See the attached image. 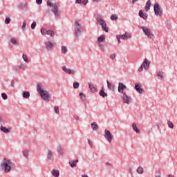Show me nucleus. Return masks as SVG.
Instances as JSON below:
<instances>
[{"instance_id":"f257e3e1","label":"nucleus","mask_w":177,"mask_h":177,"mask_svg":"<svg viewBox=\"0 0 177 177\" xmlns=\"http://www.w3.org/2000/svg\"><path fill=\"white\" fill-rule=\"evenodd\" d=\"M12 167H13V162L10 159H6V158H3L0 165L1 169L4 171L6 174H8V172L12 171Z\"/></svg>"},{"instance_id":"f03ea898","label":"nucleus","mask_w":177,"mask_h":177,"mask_svg":"<svg viewBox=\"0 0 177 177\" xmlns=\"http://www.w3.org/2000/svg\"><path fill=\"white\" fill-rule=\"evenodd\" d=\"M37 91L39 93L40 97L43 100H45V102H49L50 100V94L46 90H44L41 84H37Z\"/></svg>"},{"instance_id":"7ed1b4c3","label":"nucleus","mask_w":177,"mask_h":177,"mask_svg":"<svg viewBox=\"0 0 177 177\" xmlns=\"http://www.w3.org/2000/svg\"><path fill=\"white\" fill-rule=\"evenodd\" d=\"M74 26L75 37L77 39H80L82 32H84V26L78 21H75Z\"/></svg>"},{"instance_id":"20e7f679","label":"nucleus","mask_w":177,"mask_h":177,"mask_svg":"<svg viewBox=\"0 0 177 177\" xmlns=\"http://www.w3.org/2000/svg\"><path fill=\"white\" fill-rule=\"evenodd\" d=\"M52 0H48L47 1V6H49L50 8H52V12L55 17V19H57L59 17V6H57V3H52L51 2Z\"/></svg>"},{"instance_id":"39448f33","label":"nucleus","mask_w":177,"mask_h":177,"mask_svg":"<svg viewBox=\"0 0 177 177\" xmlns=\"http://www.w3.org/2000/svg\"><path fill=\"white\" fill-rule=\"evenodd\" d=\"M138 27H139V28H141V30H142L145 35H146V37H147V38L151 39V38H153V37H154V35H153V33H151V31H150V30L147 28V26H139Z\"/></svg>"},{"instance_id":"423d86ee","label":"nucleus","mask_w":177,"mask_h":177,"mask_svg":"<svg viewBox=\"0 0 177 177\" xmlns=\"http://www.w3.org/2000/svg\"><path fill=\"white\" fill-rule=\"evenodd\" d=\"M153 10L156 16H162V8L158 4V3H156L153 6Z\"/></svg>"},{"instance_id":"0eeeda50","label":"nucleus","mask_w":177,"mask_h":177,"mask_svg":"<svg viewBox=\"0 0 177 177\" xmlns=\"http://www.w3.org/2000/svg\"><path fill=\"white\" fill-rule=\"evenodd\" d=\"M41 35H49L50 37H55V32L52 30H46L44 28L41 29Z\"/></svg>"},{"instance_id":"6e6552de","label":"nucleus","mask_w":177,"mask_h":177,"mask_svg":"<svg viewBox=\"0 0 177 177\" xmlns=\"http://www.w3.org/2000/svg\"><path fill=\"white\" fill-rule=\"evenodd\" d=\"M122 102L126 104H130L132 102V98L127 95V93L122 94Z\"/></svg>"},{"instance_id":"1a4fd4ad","label":"nucleus","mask_w":177,"mask_h":177,"mask_svg":"<svg viewBox=\"0 0 177 177\" xmlns=\"http://www.w3.org/2000/svg\"><path fill=\"white\" fill-rule=\"evenodd\" d=\"M62 70L64 73L71 75H75V74H77V71L74 69L67 68L66 66H62Z\"/></svg>"},{"instance_id":"9d476101","label":"nucleus","mask_w":177,"mask_h":177,"mask_svg":"<svg viewBox=\"0 0 177 177\" xmlns=\"http://www.w3.org/2000/svg\"><path fill=\"white\" fill-rule=\"evenodd\" d=\"M104 133V138L106 139V140H108L109 143H111V141L113 140V135L111 134V132L107 129H105Z\"/></svg>"},{"instance_id":"9b49d317","label":"nucleus","mask_w":177,"mask_h":177,"mask_svg":"<svg viewBox=\"0 0 177 177\" xmlns=\"http://www.w3.org/2000/svg\"><path fill=\"white\" fill-rule=\"evenodd\" d=\"M45 45L46 49H47V50H52V49L55 48V45L53 44V39L46 41L45 42Z\"/></svg>"},{"instance_id":"f8f14e48","label":"nucleus","mask_w":177,"mask_h":177,"mask_svg":"<svg viewBox=\"0 0 177 177\" xmlns=\"http://www.w3.org/2000/svg\"><path fill=\"white\" fill-rule=\"evenodd\" d=\"M125 89H127V86L124 83L119 82L118 87L119 93H121L122 95L125 93V91H124Z\"/></svg>"},{"instance_id":"ddd939ff","label":"nucleus","mask_w":177,"mask_h":177,"mask_svg":"<svg viewBox=\"0 0 177 177\" xmlns=\"http://www.w3.org/2000/svg\"><path fill=\"white\" fill-rule=\"evenodd\" d=\"M8 45L10 48H12V46H17L19 45V39L17 37H12L10 39V41L8 42Z\"/></svg>"},{"instance_id":"4468645a","label":"nucleus","mask_w":177,"mask_h":177,"mask_svg":"<svg viewBox=\"0 0 177 177\" xmlns=\"http://www.w3.org/2000/svg\"><path fill=\"white\" fill-rule=\"evenodd\" d=\"M95 20L97 21V24H100V26H104L106 23V20L103 19V17H102V15H98L97 17H96Z\"/></svg>"},{"instance_id":"2eb2a0df","label":"nucleus","mask_w":177,"mask_h":177,"mask_svg":"<svg viewBox=\"0 0 177 177\" xmlns=\"http://www.w3.org/2000/svg\"><path fill=\"white\" fill-rule=\"evenodd\" d=\"M135 89L136 92H138L140 94L143 93L145 92V90H143V88H142V84H140L139 83L135 84Z\"/></svg>"},{"instance_id":"dca6fc26","label":"nucleus","mask_w":177,"mask_h":177,"mask_svg":"<svg viewBox=\"0 0 177 177\" xmlns=\"http://www.w3.org/2000/svg\"><path fill=\"white\" fill-rule=\"evenodd\" d=\"M142 64H144V69L145 70H149V68L150 67V62H149V59L147 58H145L144 59V62H142Z\"/></svg>"},{"instance_id":"f3484780","label":"nucleus","mask_w":177,"mask_h":177,"mask_svg":"<svg viewBox=\"0 0 177 177\" xmlns=\"http://www.w3.org/2000/svg\"><path fill=\"white\" fill-rule=\"evenodd\" d=\"M120 37V39H124V41H127L128 38H131V35L128 32H125L124 35H118Z\"/></svg>"},{"instance_id":"a211bd4d","label":"nucleus","mask_w":177,"mask_h":177,"mask_svg":"<svg viewBox=\"0 0 177 177\" xmlns=\"http://www.w3.org/2000/svg\"><path fill=\"white\" fill-rule=\"evenodd\" d=\"M107 83V87L109 88L110 91H113V92H115V86L113 83H110L109 80L106 81Z\"/></svg>"},{"instance_id":"6ab92c4d","label":"nucleus","mask_w":177,"mask_h":177,"mask_svg":"<svg viewBox=\"0 0 177 177\" xmlns=\"http://www.w3.org/2000/svg\"><path fill=\"white\" fill-rule=\"evenodd\" d=\"M138 15L140 17H141V19H143L144 20H147V13L143 12L142 10L139 11Z\"/></svg>"},{"instance_id":"aec40b11","label":"nucleus","mask_w":177,"mask_h":177,"mask_svg":"<svg viewBox=\"0 0 177 177\" xmlns=\"http://www.w3.org/2000/svg\"><path fill=\"white\" fill-rule=\"evenodd\" d=\"M131 127L134 132L137 133L138 135H140V130L138 128L136 123H133Z\"/></svg>"},{"instance_id":"412c9836","label":"nucleus","mask_w":177,"mask_h":177,"mask_svg":"<svg viewBox=\"0 0 177 177\" xmlns=\"http://www.w3.org/2000/svg\"><path fill=\"white\" fill-rule=\"evenodd\" d=\"M47 158L50 161H53V152L52 150H48L47 153Z\"/></svg>"},{"instance_id":"4be33fe9","label":"nucleus","mask_w":177,"mask_h":177,"mask_svg":"<svg viewBox=\"0 0 177 177\" xmlns=\"http://www.w3.org/2000/svg\"><path fill=\"white\" fill-rule=\"evenodd\" d=\"M51 174L53 175V176L54 177H59L60 176V172L59 171V170H57L55 169H53L51 171Z\"/></svg>"},{"instance_id":"5701e85b","label":"nucleus","mask_w":177,"mask_h":177,"mask_svg":"<svg viewBox=\"0 0 177 177\" xmlns=\"http://www.w3.org/2000/svg\"><path fill=\"white\" fill-rule=\"evenodd\" d=\"M30 153V149H25L22 151V154L25 158H28V154Z\"/></svg>"},{"instance_id":"b1692460","label":"nucleus","mask_w":177,"mask_h":177,"mask_svg":"<svg viewBox=\"0 0 177 177\" xmlns=\"http://www.w3.org/2000/svg\"><path fill=\"white\" fill-rule=\"evenodd\" d=\"M78 162V159H76L75 160H70L69 164L71 167V168H75V167H77V163Z\"/></svg>"},{"instance_id":"393cba45","label":"nucleus","mask_w":177,"mask_h":177,"mask_svg":"<svg viewBox=\"0 0 177 177\" xmlns=\"http://www.w3.org/2000/svg\"><path fill=\"white\" fill-rule=\"evenodd\" d=\"M99 95L100 96H102V97H106L107 96V93L106 92H104V89L103 88H102L99 92Z\"/></svg>"},{"instance_id":"a878e982","label":"nucleus","mask_w":177,"mask_h":177,"mask_svg":"<svg viewBox=\"0 0 177 177\" xmlns=\"http://www.w3.org/2000/svg\"><path fill=\"white\" fill-rule=\"evenodd\" d=\"M57 150L60 156H64V151H63V148H62V146L58 145L57 147Z\"/></svg>"},{"instance_id":"bb28decb","label":"nucleus","mask_w":177,"mask_h":177,"mask_svg":"<svg viewBox=\"0 0 177 177\" xmlns=\"http://www.w3.org/2000/svg\"><path fill=\"white\" fill-rule=\"evenodd\" d=\"M0 131H1V132H4V133H9V132L10 131V129H9L3 126H1Z\"/></svg>"},{"instance_id":"cd10ccee","label":"nucleus","mask_w":177,"mask_h":177,"mask_svg":"<svg viewBox=\"0 0 177 177\" xmlns=\"http://www.w3.org/2000/svg\"><path fill=\"white\" fill-rule=\"evenodd\" d=\"M89 89L91 90V92H92V93H95V92H96V88H95V86H93V84H91V83H88Z\"/></svg>"},{"instance_id":"c85d7f7f","label":"nucleus","mask_w":177,"mask_h":177,"mask_svg":"<svg viewBox=\"0 0 177 177\" xmlns=\"http://www.w3.org/2000/svg\"><path fill=\"white\" fill-rule=\"evenodd\" d=\"M150 6H151V1L150 0H148L145 5L146 12H147L148 10H150Z\"/></svg>"},{"instance_id":"c756f323","label":"nucleus","mask_w":177,"mask_h":177,"mask_svg":"<svg viewBox=\"0 0 177 177\" xmlns=\"http://www.w3.org/2000/svg\"><path fill=\"white\" fill-rule=\"evenodd\" d=\"M22 96H23L24 99H30V92L24 91L22 93Z\"/></svg>"},{"instance_id":"7c9ffc66","label":"nucleus","mask_w":177,"mask_h":177,"mask_svg":"<svg viewBox=\"0 0 177 177\" xmlns=\"http://www.w3.org/2000/svg\"><path fill=\"white\" fill-rule=\"evenodd\" d=\"M91 127H92L93 131H97V129H99L97 124H96V122H95L91 123Z\"/></svg>"},{"instance_id":"2f4dec72","label":"nucleus","mask_w":177,"mask_h":177,"mask_svg":"<svg viewBox=\"0 0 177 177\" xmlns=\"http://www.w3.org/2000/svg\"><path fill=\"white\" fill-rule=\"evenodd\" d=\"M61 50H62V53L63 55H66V53H67V52H68V50H67V47L65 46H62L61 47Z\"/></svg>"},{"instance_id":"473e14b6","label":"nucleus","mask_w":177,"mask_h":177,"mask_svg":"<svg viewBox=\"0 0 177 177\" xmlns=\"http://www.w3.org/2000/svg\"><path fill=\"white\" fill-rule=\"evenodd\" d=\"M156 77L157 78H158L159 80H162V78H164V72H158L156 74Z\"/></svg>"},{"instance_id":"72a5a7b5","label":"nucleus","mask_w":177,"mask_h":177,"mask_svg":"<svg viewBox=\"0 0 177 177\" xmlns=\"http://www.w3.org/2000/svg\"><path fill=\"white\" fill-rule=\"evenodd\" d=\"M102 27V31H104L105 32H109V28H107V23L104 24V25Z\"/></svg>"},{"instance_id":"f704fd0d","label":"nucleus","mask_w":177,"mask_h":177,"mask_svg":"<svg viewBox=\"0 0 177 177\" xmlns=\"http://www.w3.org/2000/svg\"><path fill=\"white\" fill-rule=\"evenodd\" d=\"M106 39V37H104V35H102L97 38V42H104V41Z\"/></svg>"},{"instance_id":"c9c22d12","label":"nucleus","mask_w":177,"mask_h":177,"mask_svg":"<svg viewBox=\"0 0 177 177\" xmlns=\"http://www.w3.org/2000/svg\"><path fill=\"white\" fill-rule=\"evenodd\" d=\"M137 172H138V174H140V175H142V174H143V172H144L143 167H138L137 169Z\"/></svg>"},{"instance_id":"e433bc0d","label":"nucleus","mask_w":177,"mask_h":177,"mask_svg":"<svg viewBox=\"0 0 177 177\" xmlns=\"http://www.w3.org/2000/svg\"><path fill=\"white\" fill-rule=\"evenodd\" d=\"M111 20H114L115 21L116 20H118V16L115 14H113L111 16Z\"/></svg>"},{"instance_id":"4c0bfd02","label":"nucleus","mask_w":177,"mask_h":177,"mask_svg":"<svg viewBox=\"0 0 177 177\" xmlns=\"http://www.w3.org/2000/svg\"><path fill=\"white\" fill-rule=\"evenodd\" d=\"M74 89H78L80 88V83L78 82H75L73 83Z\"/></svg>"},{"instance_id":"58836bf2","label":"nucleus","mask_w":177,"mask_h":177,"mask_svg":"<svg viewBox=\"0 0 177 177\" xmlns=\"http://www.w3.org/2000/svg\"><path fill=\"white\" fill-rule=\"evenodd\" d=\"M79 95L80 96L81 100H82V102H84L86 99L85 95L82 93H80Z\"/></svg>"},{"instance_id":"ea45409f","label":"nucleus","mask_w":177,"mask_h":177,"mask_svg":"<svg viewBox=\"0 0 177 177\" xmlns=\"http://www.w3.org/2000/svg\"><path fill=\"white\" fill-rule=\"evenodd\" d=\"M22 58H23V60H24V62L26 63H28V58L27 57V56L26 55V54H23L22 55Z\"/></svg>"},{"instance_id":"a19ab883","label":"nucleus","mask_w":177,"mask_h":177,"mask_svg":"<svg viewBox=\"0 0 177 177\" xmlns=\"http://www.w3.org/2000/svg\"><path fill=\"white\" fill-rule=\"evenodd\" d=\"M167 125L169 127V128H174V123H172V122L168 120L167 121Z\"/></svg>"},{"instance_id":"79ce46f5","label":"nucleus","mask_w":177,"mask_h":177,"mask_svg":"<svg viewBox=\"0 0 177 177\" xmlns=\"http://www.w3.org/2000/svg\"><path fill=\"white\" fill-rule=\"evenodd\" d=\"M19 71H21V70H24V68L26 67V64H21L19 66Z\"/></svg>"},{"instance_id":"37998d69","label":"nucleus","mask_w":177,"mask_h":177,"mask_svg":"<svg viewBox=\"0 0 177 177\" xmlns=\"http://www.w3.org/2000/svg\"><path fill=\"white\" fill-rule=\"evenodd\" d=\"M31 29L32 30H35V27H37V22L35 21H33L32 24H31Z\"/></svg>"},{"instance_id":"c03bdc74","label":"nucleus","mask_w":177,"mask_h":177,"mask_svg":"<svg viewBox=\"0 0 177 177\" xmlns=\"http://www.w3.org/2000/svg\"><path fill=\"white\" fill-rule=\"evenodd\" d=\"M55 113L56 114H60V111H59V106H55L54 107Z\"/></svg>"},{"instance_id":"a18cd8bd","label":"nucleus","mask_w":177,"mask_h":177,"mask_svg":"<svg viewBox=\"0 0 177 177\" xmlns=\"http://www.w3.org/2000/svg\"><path fill=\"white\" fill-rule=\"evenodd\" d=\"M1 97L2 99H3V100H6V99H8V95H6V93H2Z\"/></svg>"},{"instance_id":"49530a36","label":"nucleus","mask_w":177,"mask_h":177,"mask_svg":"<svg viewBox=\"0 0 177 177\" xmlns=\"http://www.w3.org/2000/svg\"><path fill=\"white\" fill-rule=\"evenodd\" d=\"M110 59H111V60H115V53L111 54Z\"/></svg>"},{"instance_id":"de8ad7c7","label":"nucleus","mask_w":177,"mask_h":177,"mask_svg":"<svg viewBox=\"0 0 177 177\" xmlns=\"http://www.w3.org/2000/svg\"><path fill=\"white\" fill-rule=\"evenodd\" d=\"M144 66H145V64H141L140 67L138 68V71L140 73H142V71H143Z\"/></svg>"},{"instance_id":"09e8293b","label":"nucleus","mask_w":177,"mask_h":177,"mask_svg":"<svg viewBox=\"0 0 177 177\" xmlns=\"http://www.w3.org/2000/svg\"><path fill=\"white\" fill-rule=\"evenodd\" d=\"M26 26H27V23L26 22V21H24L22 26H21L22 30H24V28H26Z\"/></svg>"},{"instance_id":"8fccbe9b","label":"nucleus","mask_w":177,"mask_h":177,"mask_svg":"<svg viewBox=\"0 0 177 177\" xmlns=\"http://www.w3.org/2000/svg\"><path fill=\"white\" fill-rule=\"evenodd\" d=\"M116 38L118 39V45H120V44H121V37L118 35L116 36Z\"/></svg>"},{"instance_id":"3c124183","label":"nucleus","mask_w":177,"mask_h":177,"mask_svg":"<svg viewBox=\"0 0 177 177\" xmlns=\"http://www.w3.org/2000/svg\"><path fill=\"white\" fill-rule=\"evenodd\" d=\"M3 124H5V120L0 116V125H3Z\"/></svg>"},{"instance_id":"603ef678","label":"nucleus","mask_w":177,"mask_h":177,"mask_svg":"<svg viewBox=\"0 0 177 177\" xmlns=\"http://www.w3.org/2000/svg\"><path fill=\"white\" fill-rule=\"evenodd\" d=\"M5 23L6 24H9V23H10V18L9 17L6 18Z\"/></svg>"},{"instance_id":"864d4df0","label":"nucleus","mask_w":177,"mask_h":177,"mask_svg":"<svg viewBox=\"0 0 177 177\" xmlns=\"http://www.w3.org/2000/svg\"><path fill=\"white\" fill-rule=\"evenodd\" d=\"M13 71H20L19 66H15L12 68Z\"/></svg>"},{"instance_id":"5fc2aeb1","label":"nucleus","mask_w":177,"mask_h":177,"mask_svg":"<svg viewBox=\"0 0 177 177\" xmlns=\"http://www.w3.org/2000/svg\"><path fill=\"white\" fill-rule=\"evenodd\" d=\"M88 0H83L82 1V3H83V5H84V6H86V4L88 3Z\"/></svg>"},{"instance_id":"6e6d98bb","label":"nucleus","mask_w":177,"mask_h":177,"mask_svg":"<svg viewBox=\"0 0 177 177\" xmlns=\"http://www.w3.org/2000/svg\"><path fill=\"white\" fill-rule=\"evenodd\" d=\"M75 3H77L78 5H81L82 3V0H76Z\"/></svg>"},{"instance_id":"4d7b16f0","label":"nucleus","mask_w":177,"mask_h":177,"mask_svg":"<svg viewBox=\"0 0 177 177\" xmlns=\"http://www.w3.org/2000/svg\"><path fill=\"white\" fill-rule=\"evenodd\" d=\"M37 5H42V0H36Z\"/></svg>"},{"instance_id":"13d9d810","label":"nucleus","mask_w":177,"mask_h":177,"mask_svg":"<svg viewBox=\"0 0 177 177\" xmlns=\"http://www.w3.org/2000/svg\"><path fill=\"white\" fill-rule=\"evenodd\" d=\"M88 142L89 146H91V147H93V144L92 143V141H91V140L88 139Z\"/></svg>"},{"instance_id":"bf43d9fd","label":"nucleus","mask_w":177,"mask_h":177,"mask_svg":"<svg viewBox=\"0 0 177 177\" xmlns=\"http://www.w3.org/2000/svg\"><path fill=\"white\" fill-rule=\"evenodd\" d=\"M10 86H12V88H15V80H12L11 81Z\"/></svg>"},{"instance_id":"052dcab7","label":"nucleus","mask_w":177,"mask_h":177,"mask_svg":"<svg viewBox=\"0 0 177 177\" xmlns=\"http://www.w3.org/2000/svg\"><path fill=\"white\" fill-rule=\"evenodd\" d=\"M73 117H74L75 121H78V120H80V118L77 115H74Z\"/></svg>"},{"instance_id":"680f3d73","label":"nucleus","mask_w":177,"mask_h":177,"mask_svg":"<svg viewBox=\"0 0 177 177\" xmlns=\"http://www.w3.org/2000/svg\"><path fill=\"white\" fill-rule=\"evenodd\" d=\"M106 165H109V167H113V164H111V162H106Z\"/></svg>"},{"instance_id":"e2e57ef3","label":"nucleus","mask_w":177,"mask_h":177,"mask_svg":"<svg viewBox=\"0 0 177 177\" xmlns=\"http://www.w3.org/2000/svg\"><path fill=\"white\" fill-rule=\"evenodd\" d=\"M139 0H132V4L135 5V3H136V2H138Z\"/></svg>"},{"instance_id":"0e129e2a","label":"nucleus","mask_w":177,"mask_h":177,"mask_svg":"<svg viewBox=\"0 0 177 177\" xmlns=\"http://www.w3.org/2000/svg\"><path fill=\"white\" fill-rule=\"evenodd\" d=\"M98 46H100V49H103V46H102V44H98Z\"/></svg>"},{"instance_id":"69168bd1","label":"nucleus","mask_w":177,"mask_h":177,"mask_svg":"<svg viewBox=\"0 0 177 177\" xmlns=\"http://www.w3.org/2000/svg\"><path fill=\"white\" fill-rule=\"evenodd\" d=\"M82 177H88V175L84 174V175H82Z\"/></svg>"},{"instance_id":"338daca9","label":"nucleus","mask_w":177,"mask_h":177,"mask_svg":"<svg viewBox=\"0 0 177 177\" xmlns=\"http://www.w3.org/2000/svg\"><path fill=\"white\" fill-rule=\"evenodd\" d=\"M168 177H174V176H172V174H169V175L168 176Z\"/></svg>"},{"instance_id":"774afa93","label":"nucleus","mask_w":177,"mask_h":177,"mask_svg":"<svg viewBox=\"0 0 177 177\" xmlns=\"http://www.w3.org/2000/svg\"><path fill=\"white\" fill-rule=\"evenodd\" d=\"M156 177H161V175H157Z\"/></svg>"}]
</instances>
